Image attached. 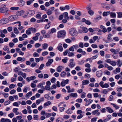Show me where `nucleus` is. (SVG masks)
<instances>
[{"label": "nucleus", "instance_id": "6", "mask_svg": "<svg viewBox=\"0 0 122 122\" xmlns=\"http://www.w3.org/2000/svg\"><path fill=\"white\" fill-rule=\"evenodd\" d=\"M86 9L88 10V12L89 14L91 15H93L94 13L93 11L91 10L90 7H87Z\"/></svg>", "mask_w": 122, "mask_h": 122}, {"label": "nucleus", "instance_id": "51", "mask_svg": "<svg viewBox=\"0 0 122 122\" xmlns=\"http://www.w3.org/2000/svg\"><path fill=\"white\" fill-rule=\"evenodd\" d=\"M14 116V114L13 112L11 113L8 115V116L11 118H12Z\"/></svg>", "mask_w": 122, "mask_h": 122}, {"label": "nucleus", "instance_id": "8", "mask_svg": "<svg viewBox=\"0 0 122 122\" xmlns=\"http://www.w3.org/2000/svg\"><path fill=\"white\" fill-rule=\"evenodd\" d=\"M24 13V11L23 10H21L16 12V14L17 16H20L23 15Z\"/></svg>", "mask_w": 122, "mask_h": 122}, {"label": "nucleus", "instance_id": "40", "mask_svg": "<svg viewBox=\"0 0 122 122\" xmlns=\"http://www.w3.org/2000/svg\"><path fill=\"white\" fill-rule=\"evenodd\" d=\"M82 31L83 32L87 33L88 31V30L87 28L84 27L82 28Z\"/></svg>", "mask_w": 122, "mask_h": 122}, {"label": "nucleus", "instance_id": "41", "mask_svg": "<svg viewBox=\"0 0 122 122\" xmlns=\"http://www.w3.org/2000/svg\"><path fill=\"white\" fill-rule=\"evenodd\" d=\"M68 55L69 56H72L74 55V54L73 52L69 51Z\"/></svg>", "mask_w": 122, "mask_h": 122}, {"label": "nucleus", "instance_id": "53", "mask_svg": "<svg viewBox=\"0 0 122 122\" xmlns=\"http://www.w3.org/2000/svg\"><path fill=\"white\" fill-rule=\"evenodd\" d=\"M100 53L101 56H104L105 54V52L104 51H100Z\"/></svg>", "mask_w": 122, "mask_h": 122}, {"label": "nucleus", "instance_id": "44", "mask_svg": "<svg viewBox=\"0 0 122 122\" xmlns=\"http://www.w3.org/2000/svg\"><path fill=\"white\" fill-rule=\"evenodd\" d=\"M11 58V56L9 55H7L4 57V58L5 59H10Z\"/></svg>", "mask_w": 122, "mask_h": 122}, {"label": "nucleus", "instance_id": "21", "mask_svg": "<svg viewBox=\"0 0 122 122\" xmlns=\"http://www.w3.org/2000/svg\"><path fill=\"white\" fill-rule=\"evenodd\" d=\"M7 19L6 18H4L2 19L1 20L0 22L1 23L3 24H5L7 23Z\"/></svg>", "mask_w": 122, "mask_h": 122}, {"label": "nucleus", "instance_id": "23", "mask_svg": "<svg viewBox=\"0 0 122 122\" xmlns=\"http://www.w3.org/2000/svg\"><path fill=\"white\" fill-rule=\"evenodd\" d=\"M75 63H70L68 65V66L70 68H72L75 66Z\"/></svg>", "mask_w": 122, "mask_h": 122}, {"label": "nucleus", "instance_id": "28", "mask_svg": "<svg viewBox=\"0 0 122 122\" xmlns=\"http://www.w3.org/2000/svg\"><path fill=\"white\" fill-rule=\"evenodd\" d=\"M70 96L72 97H76L77 96V95L76 93H72L71 94Z\"/></svg>", "mask_w": 122, "mask_h": 122}, {"label": "nucleus", "instance_id": "10", "mask_svg": "<svg viewBox=\"0 0 122 122\" xmlns=\"http://www.w3.org/2000/svg\"><path fill=\"white\" fill-rule=\"evenodd\" d=\"M93 101V100L91 99H88L87 101L86 102L85 104L86 106H87L90 104Z\"/></svg>", "mask_w": 122, "mask_h": 122}, {"label": "nucleus", "instance_id": "11", "mask_svg": "<svg viewBox=\"0 0 122 122\" xmlns=\"http://www.w3.org/2000/svg\"><path fill=\"white\" fill-rule=\"evenodd\" d=\"M102 72L101 71H98L96 72V75L98 77H100L102 76Z\"/></svg>", "mask_w": 122, "mask_h": 122}, {"label": "nucleus", "instance_id": "48", "mask_svg": "<svg viewBox=\"0 0 122 122\" xmlns=\"http://www.w3.org/2000/svg\"><path fill=\"white\" fill-rule=\"evenodd\" d=\"M112 56L113 58L115 59H117L118 58V55H116L115 54H113Z\"/></svg>", "mask_w": 122, "mask_h": 122}, {"label": "nucleus", "instance_id": "16", "mask_svg": "<svg viewBox=\"0 0 122 122\" xmlns=\"http://www.w3.org/2000/svg\"><path fill=\"white\" fill-rule=\"evenodd\" d=\"M89 81L88 80H85L82 81V84L83 85H85L89 84Z\"/></svg>", "mask_w": 122, "mask_h": 122}, {"label": "nucleus", "instance_id": "5", "mask_svg": "<svg viewBox=\"0 0 122 122\" xmlns=\"http://www.w3.org/2000/svg\"><path fill=\"white\" fill-rule=\"evenodd\" d=\"M120 51V49L119 48L116 49L113 48H112L110 49V51L113 54H118Z\"/></svg>", "mask_w": 122, "mask_h": 122}, {"label": "nucleus", "instance_id": "26", "mask_svg": "<svg viewBox=\"0 0 122 122\" xmlns=\"http://www.w3.org/2000/svg\"><path fill=\"white\" fill-rule=\"evenodd\" d=\"M110 15L112 18H115L116 17V14L115 13L111 12L110 13Z\"/></svg>", "mask_w": 122, "mask_h": 122}, {"label": "nucleus", "instance_id": "52", "mask_svg": "<svg viewBox=\"0 0 122 122\" xmlns=\"http://www.w3.org/2000/svg\"><path fill=\"white\" fill-rule=\"evenodd\" d=\"M15 44L12 42H10L9 43V46L10 47H12L14 46Z\"/></svg>", "mask_w": 122, "mask_h": 122}, {"label": "nucleus", "instance_id": "13", "mask_svg": "<svg viewBox=\"0 0 122 122\" xmlns=\"http://www.w3.org/2000/svg\"><path fill=\"white\" fill-rule=\"evenodd\" d=\"M92 113L93 115L97 114L98 115H99L100 114V112H99V110H96L93 111L92 112Z\"/></svg>", "mask_w": 122, "mask_h": 122}, {"label": "nucleus", "instance_id": "37", "mask_svg": "<svg viewBox=\"0 0 122 122\" xmlns=\"http://www.w3.org/2000/svg\"><path fill=\"white\" fill-rule=\"evenodd\" d=\"M51 104V102L50 101H48L45 103L44 104V106L45 107H46Z\"/></svg>", "mask_w": 122, "mask_h": 122}, {"label": "nucleus", "instance_id": "15", "mask_svg": "<svg viewBox=\"0 0 122 122\" xmlns=\"http://www.w3.org/2000/svg\"><path fill=\"white\" fill-rule=\"evenodd\" d=\"M17 60L18 61L23 62L25 60V59L24 57L22 58L21 57H19L17 58Z\"/></svg>", "mask_w": 122, "mask_h": 122}, {"label": "nucleus", "instance_id": "47", "mask_svg": "<svg viewBox=\"0 0 122 122\" xmlns=\"http://www.w3.org/2000/svg\"><path fill=\"white\" fill-rule=\"evenodd\" d=\"M117 90L118 92H120L122 91V87H119L117 88Z\"/></svg>", "mask_w": 122, "mask_h": 122}, {"label": "nucleus", "instance_id": "9", "mask_svg": "<svg viewBox=\"0 0 122 122\" xmlns=\"http://www.w3.org/2000/svg\"><path fill=\"white\" fill-rule=\"evenodd\" d=\"M18 109L17 108H14L13 109V112L16 115L19 114L20 113L18 111Z\"/></svg>", "mask_w": 122, "mask_h": 122}, {"label": "nucleus", "instance_id": "59", "mask_svg": "<svg viewBox=\"0 0 122 122\" xmlns=\"http://www.w3.org/2000/svg\"><path fill=\"white\" fill-rule=\"evenodd\" d=\"M52 13V11L50 10H48L47 12V14L48 15H49L51 14Z\"/></svg>", "mask_w": 122, "mask_h": 122}, {"label": "nucleus", "instance_id": "29", "mask_svg": "<svg viewBox=\"0 0 122 122\" xmlns=\"http://www.w3.org/2000/svg\"><path fill=\"white\" fill-rule=\"evenodd\" d=\"M32 92L30 91L28 93L25 95V97L26 98L29 97L32 95Z\"/></svg>", "mask_w": 122, "mask_h": 122}, {"label": "nucleus", "instance_id": "57", "mask_svg": "<svg viewBox=\"0 0 122 122\" xmlns=\"http://www.w3.org/2000/svg\"><path fill=\"white\" fill-rule=\"evenodd\" d=\"M15 86L13 84H11L9 86V87L10 89H13L14 88Z\"/></svg>", "mask_w": 122, "mask_h": 122}, {"label": "nucleus", "instance_id": "45", "mask_svg": "<svg viewBox=\"0 0 122 122\" xmlns=\"http://www.w3.org/2000/svg\"><path fill=\"white\" fill-rule=\"evenodd\" d=\"M67 57H66L64 59H62V61L64 63H66L67 62Z\"/></svg>", "mask_w": 122, "mask_h": 122}, {"label": "nucleus", "instance_id": "17", "mask_svg": "<svg viewBox=\"0 0 122 122\" xmlns=\"http://www.w3.org/2000/svg\"><path fill=\"white\" fill-rule=\"evenodd\" d=\"M63 67L61 66H59L56 68V71L59 72H61L62 70Z\"/></svg>", "mask_w": 122, "mask_h": 122}, {"label": "nucleus", "instance_id": "20", "mask_svg": "<svg viewBox=\"0 0 122 122\" xmlns=\"http://www.w3.org/2000/svg\"><path fill=\"white\" fill-rule=\"evenodd\" d=\"M106 108L107 111L110 113H112L113 112V110L109 107H107Z\"/></svg>", "mask_w": 122, "mask_h": 122}, {"label": "nucleus", "instance_id": "60", "mask_svg": "<svg viewBox=\"0 0 122 122\" xmlns=\"http://www.w3.org/2000/svg\"><path fill=\"white\" fill-rule=\"evenodd\" d=\"M18 80L20 81H22L23 80V77L21 76L18 77Z\"/></svg>", "mask_w": 122, "mask_h": 122}, {"label": "nucleus", "instance_id": "2", "mask_svg": "<svg viewBox=\"0 0 122 122\" xmlns=\"http://www.w3.org/2000/svg\"><path fill=\"white\" fill-rule=\"evenodd\" d=\"M69 31V33L72 36H76L77 35V32L74 28H72L70 29Z\"/></svg>", "mask_w": 122, "mask_h": 122}, {"label": "nucleus", "instance_id": "30", "mask_svg": "<svg viewBox=\"0 0 122 122\" xmlns=\"http://www.w3.org/2000/svg\"><path fill=\"white\" fill-rule=\"evenodd\" d=\"M29 29L34 33H35L36 31V29L35 28L33 27L30 28Z\"/></svg>", "mask_w": 122, "mask_h": 122}, {"label": "nucleus", "instance_id": "25", "mask_svg": "<svg viewBox=\"0 0 122 122\" xmlns=\"http://www.w3.org/2000/svg\"><path fill=\"white\" fill-rule=\"evenodd\" d=\"M42 46L43 49H45L47 48L48 45L46 43H44L43 44Z\"/></svg>", "mask_w": 122, "mask_h": 122}, {"label": "nucleus", "instance_id": "32", "mask_svg": "<svg viewBox=\"0 0 122 122\" xmlns=\"http://www.w3.org/2000/svg\"><path fill=\"white\" fill-rule=\"evenodd\" d=\"M14 32L16 34H18L19 33V31L16 27H15L14 28Z\"/></svg>", "mask_w": 122, "mask_h": 122}, {"label": "nucleus", "instance_id": "55", "mask_svg": "<svg viewBox=\"0 0 122 122\" xmlns=\"http://www.w3.org/2000/svg\"><path fill=\"white\" fill-rule=\"evenodd\" d=\"M30 30L29 29V28L28 30H26V33L28 35H30L31 34Z\"/></svg>", "mask_w": 122, "mask_h": 122}, {"label": "nucleus", "instance_id": "64", "mask_svg": "<svg viewBox=\"0 0 122 122\" xmlns=\"http://www.w3.org/2000/svg\"><path fill=\"white\" fill-rule=\"evenodd\" d=\"M69 51L72 52L74 51V49L73 46H71L70 48L69 49Z\"/></svg>", "mask_w": 122, "mask_h": 122}, {"label": "nucleus", "instance_id": "46", "mask_svg": "<svg viewBox=\"0 0 122 122\" xmlns=\"http://www.w3.org/2000/svg\"><path fill=\"white\" fill-rule=\"evenodd\" d=\"M92 60L93 59L91 57L87 59L86 60V62H87L88 61H89L90 63H91L92 62Z\"/></svg>", "mask_w": 122, "mask_h": 122}, {"label": "nucleus", "instance_id": "43", "mask_svg": "<svg viewBox=\"0 0 122 122\" xmlns=\"http://www.w3.org/2000/svg\"><path fill=\"white\" fill-rule=\"evenodd\" d=\"M111 105H113V107H115L116 109H118L119 108V107L114 104L111 103Z\"/></svg>", "mask_w": 122, "mask_h": 122}, {"label": "nucleus", "instance_id": "42", "mask_svg": "<svg viewBox=\"0 0 122 122\" xmlns=\"http://www.w3.org/2000/svg\"><path fill=\"white\" fill-rule=\"evenodd\" d=\"M97 118L96 117H95L92 118L91 120V122H95L97 120Z\"/></svg>", "mask_w": 122, "mask_h": 122}, {"label": "nucleus", "instance_id": "12", "mask_svg": "<svg viewBox=\"0 0 122 122\" xmlns=\"http://www.w3.org/2000/svg\"><path fill=\"white\" fill-rule=\"evenodd\" d=\"M62 45V44H59L57 48V49L61 51H62L63 50V48Z\"/></svg>", "mask_w": 122, "mask_h": 122}, {"label": "nucleus", "instance_id": "50", "mask_svg": "<svg viewBox=\"0 0 122 122\" xmlns=\"http://www.w3.org/2000/svg\"><path fill=\"white\" fill-rule=\"evenodd\" d=\"M10 103V102L9 101H6L4 103V105L5 106L9 104Z\"/></svg>", "mask_w": 122, "mask_h": 122}, {"label": "nucleus", "instance_id": "36", "mask_svg": "<svg viewBox=\"0 0 122 122\" xmlns=\"http://www.w3.org/2000/svg\"><path fill=\"white\" fill-rule=\"evenodd\" d=\"M111 65L113 66H115L116 65V62L114 61H111L110 64Z\"/></svg>", "mask_w": 122, "mask_h": 122}, {"label": "nucleus", "instance_id": "33", "mask_svg": "<svg viewBox=\"0 0 122 122\" xmlns=\"http://www.w3.org/2000/svg\"><path fill=\"white\" fill-rule=\"evenodd\" d=\"M51 22H49L45 26V29H48L50 26Z\"/></svg>", "mask_w": 122, "mask_h": 122}, {"label": "nucleus", "instance_id": "38", "mask_svg": "<svg viewBox=\"0 0 122 122\" xmlns=\"http://www.w3.org/2000/svg\"><path fill=\"white\" fill-rule=\"evenodd\" d=\"M19 8V7H12L10 8V9L11 10H18Z\"/></svg>", "mask_w": 122, "mask_h": 122}, {"label": "nucleus", "instance_id": "54", "mask_svg": "<svg viewBox=\"0 0 122 122\" xmlns=\"http://www.w3.org/2000/svg\"><path fill=\"white\" fill-rule=\"evenodd\" d=\"M44 65L43 64H41L40 66V67H39V69L40 70H42L44 67Z\"/></svg>", "mask_w": 122, "mask_h": 122}, {"label": "nucleus", "instance_id": "61", "mask_svg": "<svg viewBox=\"0 0 122 122\" xmlns=\"http://www.w3.org/2000/svg\"><path fill=\"white\" fill-rule=\"evenodd\" d=\"M9 49V47L6 46H5L3 48V50L5 51H6Z\"/></svg>", "mask_w": 122, "mask_h": 122}, {"label": "nucleus", "instance_id": "39", "mask_svg": "<svg viewBox=\"0 0 122 122\" xmlns=\"http://www.w3.org/2000/svg\"><path fill=\"white\" fill-rule=\"evenodd\" d=\"M109 86L108 84L107 83H105L102 87V88H107L109 87Z\"/></svg>", "mask_w": 122, "mask_h": 122}, {"label": "nucleus", "instance_id": "4", "mask_svg": "<svg viewBox=\"0 0 122 122\" xmlns=\"http://www.w3.org/2000/svg\"><path fill=\"white\" fill-rule=\"evenodd\" d=\"M18 18V16L15 15H13L10 16L8 17V19L9 20H14L17 19Z\"/></svg>", "mask_w": 122, "mask_h": 122}, {"label": "nucleus", "instance_id": "27", "mask_svg": "<svg viewBox=\"0 0 122 122\" xmlns=\"http://www.w3.org/2000/svg\"><path fill=\"white\" fill-rule=\"evenodd\" d=\"M110 12L109 11L107 12H104L103 13V16H107L110 14Z\"/></svg>", "mask_w": 122, "mask_h": 122}, {"label": "nucleus", "instance_id": "56", "mask_svg": "<svg viewBox=\"0 0 122 122\" xmlns=\"http://www.w3.org/2000/svg\"><path fill=\"white\" fill-rule=\"evenodd\" d=\"M66 112L68 114H71L72 113V111L70 109H69L66 111Z\"/></svg>", "mask_w": 122, "mask_h": 122}, {"label": "nucleus", "instance_id": "19", "mask_svg": "<svg viewBox=\"0 0 122 122\" xmlns=\"http://www.w3.org/2000/svg\"><path fill=\"white\" fill-rule=\"evenodd\" d=\"M63 15L64 16V17L67 20H68L69 19V18L68 16V13L67 12H65L63 13Z\"/></svg>", "mask_w": 122, "mask_h": 122}, {"label": "nucleus", "instance_id": "31", "mask_svg": "<svg viewBox=\"0 0 122 122\" xmlns=\"http://www.w3.org/2000/svg\"><path fill=\"white\" fill-rule=\"evenodd\" d=\"M66 73L64 71H63L61 72L60 74L61 76L62 77H64L66 75Z\"/></svg>", "mask_w": 122, "mask_h": 122}, {"label": "nucleus", "instance_id": "3", "mask_svg": "<svg viewBox=\"0 0 122 122\" xmlns=\"http://www.w3.org/2000/svg\"><path fill=\"white\" fill-rule=\"evenodd\" d=\"M8 10V9L5 8V6L4 5L3 7L0 8V12L2 13H7Z\"/></svg>", "mask_w": 122, "mask_h": 122}, {"label": "nucleus", "instance_id": "49", "mask_svg": "<svg viewBox=\"0 0 122 122\" xmlns=\"http://www.w3.org/2000/svg\"><path fill=\"white\" fill-rule=\"evenodd\" d=\"M86 95V93L84 92H82L81 94V97L82 98H83L85 97Z\"/></svg>", "mask_w": 122, "mask_h": 122}, {"label": "nucleus", "instance_id": "34", "mask_svg": "<svg viewBox=\"0 0 122 122\" xmlns=\"http://www.w3.org/2000/svg\"><path fill=\"white\" fill-rule=\"evenodd\" d=\"M56 29L54 28H53L51 30V32L49 33V34H51V33L56 32Z\"/></svg>", "mask_w": 122, "mask_h": 122}, {"label": "nucleus", "instance_id": "18", "mask_svg": "<svg viewBox=\"0 0 122 122\" xmlns=\"http://www.w3.org/2000/svg\"><path fill=\"white\" fill-rule=\"evenodd\" d=\"M110 89H104L103 90L102 92L104 94H107L110 91Z\"/></svg>", "mask_w": 122, "mask_h": 122}, {"label": "nucleus", "instance_id": "7", "mask_svg": "<svg viewBox=\"0 0 122 122\" xmlns=\"http://www.w3.org/2000/svg\"><path fill=\"white\" fill-rule=\"evenodd\" d=\"M35 14V12L33 10H30L28 11L27 15L28 16H30Z\"/></svg>", "mask_w": 122, "mask_h": 122}, {"label": "nucleus", "instance_id": "24", "mask_svg": "<svg viewBox=\"0 0 122 122\" xmlns=\"http://www.w3.org/2000/svg\"><path fill=\"white\" fill-rule=\"evenodd\" d=\"M117 17L118 18H122V12H117Z\"/></svg>", "mask_w": 122, "mask_h": 122}, {"label": "nucleus", "instance_id": "22", "mask_svg": "<svg viewBox=\"0 0 122 122\" xmlns=\"http://www.w3.org/2000/svg\"><path fill=\"white\" fill-rule=\"evenodd\" d=\"M117 65L119 67H121L122 65V63L120 59H118L117 62Z\"/></svg>", "mask_w": 122, "mask_h": 122}, {"label": "nucleus", "instance_id": "1", "mask_svg": "<svg viewBox=\"0 0 122 122\" xmlns=\"http://www.w3.org/2000/svg\"><path fill=\"white\" fill-rule=\"evenodd\" d=\"M66 34V32L65 30H61L57 32V37L58 38H64Z\"/></svg>", "mask_w": 122, "mask_h": 122}, {"label": "nucleus", "instance_id": "14", "mask_svg": "<svg viewBox=\"0 0 122 122\" xmlns=\"http://www.w3.org/2000/svg\"><path fill=\"white\" fill-rule=\"evenodd\" d=\"M112 36V35L110 34H109L108 35V37L107 38V42H109L111 41H112L113 40L111 38V37Z\"/></svg>", "mask_w": 122, "mask_h": 122}, {"label": "nucleus", "instance_id": "58", "mask_svg": "<svg viewBox=\"0 0 122 122\" xmlns=\"http://www.w3.org/2000/svg\"><path fill=\"white\" fill-rule=\"evenodd\" d=\"M44 96L45 98L46 99L48 100H49V97H50V96H49V95L48 94H46Z\"/></svg>", "mask_w": 122, "mask_h": 122}, {"label": "nucleus", "instance_id": "35", "mask_svg": "<svg viewBox=\"0 0 122 122\" xmlns=\"http://www.w3.org/2000/svg\"><path fill=\"white\" fill-rule=\"evenodd\" d=\"M25 3V1L23 0H20V4L21 6H23L24 5Z\"/></svg>", "mask_w": 122, "mask_h": 122}, {"label": "nucleus", "instance_id": "62", "mask_svg": "<svg viewBox=\"0 0 122 122\" xmlns=\"http://www.w3.org/2000/svg\"><path fill=\"white\" fill-rule=\"evenodd\" d=\"M91 69L90 68H86L85 69V71L87 72H89L91 71Z\"/></svg>", "mask_w": 122, "mask_h": 122}, {"label": "nucleus", "instance_id": "63", "mask_svg": "<svg viewBox=\"0 0 122 122\" xmlns=\"http://www.w3.org/2000/svg\"><path fill=\"white\" fill-rule=\"evenodd\" d=\"M33 56L35 57H38L39 56V55L37 53L35 52L33 53Z\"/></svg>", "mask_w": 122, "mask_h": 122}]
</instances>
